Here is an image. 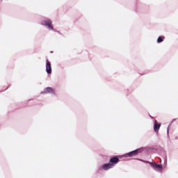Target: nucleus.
Here are the masks:
<instances>
[{
	"instance_id": "39448f33",
	"label": "nucleus",
	"mask_w": 178,
	"mask_h": 178,
	"mask_svg": "<svg viewBox=\"0 0 178 178\" xmlns=\"http://www.w3.org/2000/svg\"><path fill=\"white\" fill-rule=\"evenodd\" d=\"M112 168H113V163H105L102 165V169H104V170H108L112 169Z\"/></svg>"
},
{
	"instance_id": "20e7f679",
	"label": "nucleus",
	"mask_w": 178,
	"mask_h": 178,
	"mask_svg": "<svg viewBox=\"0 0 178 178\" xmlns=\"http://www.w3.org/2000/svg\"><path fill=\"white\" fill-rule=\"evenodd\" d=\"M42 94H55V90L52 88H46Z\"/></svg>"
},
{
	"instance_id": "423d86ee",
	"label": "nucleus",
	"mask_w": 178,
	"mask_h": 178,
	"mask_svg": "<svg viewBox=\"0 0 178 178\" xmlns=\"http://www.w3.org/2000/svg\"><path fill=\"white\" fill-rule=\"evenodd\" d=\"M161 129V123H158V121L154 120V130L155 133H158Z\"/></svg>"
},
{
	"instance_id": "6e6552de",
	"label": "nucleus",
	"mask_w": 178,
	"mask_h": 178,
	"mask_svg": "<svg viewBox=\"0 0 178 178\" xmlns=\"http://www.w3.org/2000/svg\"><path fill=\"white\" fill-rule=\"evenodd\" d=\"M138 149L134 150L129 153L127 154V156H136V155H138Z\"/></svg>"
},
{
	"instance_id": "7ed1b4c3",
	"label": "nucleus",
	"mask_w": 178,
	"mask_h": 178,
	"mask_svg": "<svg viewBox=\"0 0 178 178\" xmlns=\"http://www.w3.org/2000/svg\"><path fill=\"white\" fill-rule=\"evenodd\" d=\"M46 72L48 74L52 73V67L51 66V62L49 60H46Z\"/></svg>"
},
{
	"instance_id": "0eeeda50",
	"label": "nucleus",
	"mask_w": 178,
	"mask_h": 178,
	"mask_svg": "<svg viewBox=\"0 0 178 178\" xmlns=\"http://www.w3.org/2000/svg\"><path fill=\"white\" fill-rule=\"evenodd\" d=\"M118 162H119V158H118V156L112 157L110 159V163H113V166H115Z\"/></svg>"
},
{
	"instance_id": "f03ea898",
	"label": "nucleus",
	"mask_w": 178,
	"mask_h": 178,
	"mask_svg": "<svg viewBox=\"0 0 178 178\" xmlns=\"http://www.w3.org/2000/svg\"><path fill=\"white\" fill-rule=\"evenodd\" d=\"M42 24H43V26H47V27L50 30H54V26H52V22H51V20L49 19H46L43 21Z\"/></svg>"
},
{
	"instance_id": "1a4fd4ad",
	"label": "nucleus",
	"mask_w": 178,
	"mask_h": 178,
	"mask_svg": "<svg viewBox=\"0 0 178 178\" xmlns=\"http://www.w3.org/2000/svg\"><path fill=\"white\" fill-rule=\"evenodd\" d=\"M163 40H165V37L164 36H160L157 39V42L159 44L161 42H163Z\"/></svg>"
},
{
	"instance_id": "f257e3e1",
	"label": "nucleus",
	"mask_w": 178,
	"mask_h": 178,
	"mask_svg": "<svg viewBox=\"0 0 178 178\" xmlns=\"http://www.w3.org/2000/svg\"><path fill=\"white\" fill-rule=\"evenodd\" d=\"M140 161L142 162H145V163H149V165H151V166H152V168H154V169H156L157 171H162V169H163V168L162 167V165L161 164L154 163L144 161V160H140Z\"/></svg>"
}]
</instances>
